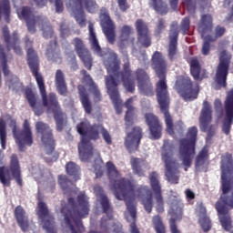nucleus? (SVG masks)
I'll return each instance as SVG.
<instances>
[{"label":"nucleus","mask_w":233,"mask_h":233,"mask_svg":"<svg viewBox=\"0 0 233 233\" xmlns=\"http://www.w3.org/2000/svg\"><path fill=\"white\" fill-rule=\"evenodd\" d=\"M179 38V25L174 21L169 27V44L167 46V58L169 61L174 62L179 56L177 49V39Z\"/></svg>","instance_id":"nucleus-19"},{"label":"nucleus","mask_w":233,"mask_h":233,"mask_svg":"<svg viewBox=\"0 0 233 233\" xmlns=\"http://www.w3.org/2000/svg\"><path fill=\"white\" fill-rule=\"evenodd\" d=\"M60 35L62 39H66V37H70V35H72L70 27L65 23L60 24Z\"/></svg>","instance_id":"nucleus-54"},{"label":"nucleus","mask_w":233,"mask_h":233,"mask_svg":"<svg viewBox=\"0 0 233 233\" xmlns=\"http://www.w3.org/2000/svg\"><path fill=\"white\" fill-rule=\"evenodd\" d=\"M0 143L3 150L6 148V123L0 119Z\"/></svg>","instance_id":"nucleus-49"},{"label":"nucleus","mask_w":233,"mask_h":233,"mask_svg":"<svg viewBox=\"0 0 233 233\" xmlns=\"http://www.w3.org/2000/svg\"><path fill=\"white\" fill-rule=\"evenodd\" d=\"M123 61V70L121 71V60L117 57V54L113 53L107 59L104 60V66L108 74V76H106V87L117 114L121 112L119 88L117 87L119 83L122 81L124 88L129 94L136 92V80L132 76L128 55L124 56Z\"/></svg>","instance_id":"nucleus-1"},{"label":"nucleus","mask_w":233,"mask_h":233,"mask_svg":"<svg viewBox=\"0 0 233 233\" xmlns=\"http://www.w3.org/2000/svg\"><path fill=\"white\" fill-rule=\"evenodd\" d=\"M70 59H71V68L72 70H77L79 68V66L77 65V58L76 57V54H74V51L68 54Z\"/></svg>","instance_id":"nucleus-58"},{"label":"nucleus","mask_w":233,"mask_h":233,"mask_svg":"<svg viewBox=\"0 0 233 233\" xmlns=\"http://www.w3.org/2000/svg\"><path fill=\"white\" fill-rule=\"evenodd\" d=\"M55 85L60 96H68V86H66V80L65 79V73H63V70L61 69H57L55 74Z\"/></svg>","instance_id":"nucleus-32"},{"label":"nucleus","mask_w":233,"mask_h":233,"mask_svg":"<svg viewBox=\"0 0 233 233\" xmlns=\"http://www.w3.org/2000/svg\"><path fill=\"white\" fill-rule=\"evenodd\" d=\"M198 222H199V225L201 226V228L205 232H208V230H210V228H212V224L210 223V218L208 216L199 218Z\"/></svg>","instance_id":"nucleus-53"},{"label":"nucleus","mask_w":233,"mask_h":233,"mask_svg":"<svg viewBox=\"0 0 233 233\" xmlns=\"http://www.w3.org/2000/svg\"><path fill=\"white\" fill-rule=\"evenodd\" d=\"M77 90L80 102L82 103L86 114H92V102H90V96L88 95V91H86V87L83 85H78Z\"/></svg>","instance_id":"nucleus-33"},{"label":"nucleus","mask_w":233,"mask_h":233,"mask_svg":"<svg viewBox=\"0 0 233 233\" xmlns=\"http://www.w3.org/2000/svg\"><path fill=\"white\" fill-rule=\"evenodd\" d=\"M80 74L82 76V83L83 85L87 86L88 90L91 89L92 87L96 86V82H94V79H92V76H90V74H88V72L86 69H82L80 71Z\"/></svg>","instance_id":"nucleus-46"},{"label":"nucleus","mask_w":233,"mask_h":233,"mask_svg":"<svg viewBox=\"0 0 233 233\" xmlns=\"http://www.w3.org/2000/svg\"><path fill=\"white\" fill-rule=\"evenodd\" d=\"M36 134H39L43 145L46 147L47 156H52L56 150V139H54V130L50 126L43 121H38L35 125Z\"/></svg>","instance_id":"nucleus-15"},{"label":"nucleus","mask_w":233,"mask_h":233,"mask_svg":"<svg viewBox=\"0 0 233 233\" xmlns=\"http://www.w3.org/2000/svg\"><path fill=\"white\" fill-rule=\"evenodd\" d=\"M79 3L84 5V7L88 14H96L97 10H99V5H97L96 0H69L67 6L76 8V6H79Z\"/></svg>","instance_id":"nucleus-31"},{"label":"nucleus","mask_w":233,"mask_h":233,"mask_svg":"<svg viewBox=\"0 0 233 233\" xmlns=\"http://www.w3.org/2000/svg\"><path fill=\"white\" fill-rule=\"evenodd\" d=\"M38 204L36 207V216H38L39 219H41L43 225V228L46 230L47 233H57V228H56V221L54 216L50 214V210H48V206L41 198L38 197Z\"/></svg>","instance_id":"nucleus-17"},{"label":"nucleus","mask_w":233,"mask_h":233,"mask_svg":"<svg viewBox=\"0 0 233 233\" xmlns=\"http://www.w3.org/2000/svg\"><path fill=\"white\" fill-rule=\"evenodd\" d=\"M11 172V175H10ZM12 177L17 183L18 187H23V177L21 176V165L17 155L13 154L10 158L9 167H0V183L4 187H10Z\"/></svg>","instance_id":"nucleus-10"},{"label":"nucleus","mask_w":233,"mask_h":233,"mask_svg":"<svg viewBox=\"0 0 233 233\" xmlns=\"http://www.w3.org/2000/svg\"><path fill=\"white\" fill-rule=\"evenodd\" d=\"M140 94L143 96H154V87L152 86V83L150 80L144 82L142 84L137 85Z\"/></svg>","instance_id":"nucleus-44"},{"label":"nucleus","mask_w":233,"mask_h":233,"mask_svg":"<svg viewBox=\"0 0 233 233\" xmlns=\"http://www.w3.org/2000/svg\"><path fill=\"white\" fill-rule=\"evenodd\" d=\"M169 228L171 233H181V231L177 228V224H176V218L170 219Z\"/></svg>","instance_id":"nucleus-62"},{"label":"nucleus","mask_w":233,"mask_h":233,"mask_svg":"<svg viewBox=\"0 0 233 233\" xmlns=\"http://www.w3.org/2000/svg\"><path fill=\"white\" fill-rule=\"evenodd\" d=\"M141 139H143V129L140 127H135L132 132L127 133L124 145L129 154H134L139 148Z\"/></svg>","instance_id":"nucleus-23"},{"label":"nucleus","mask_w":233,"mask_h":233,"mask_svg":"<svg viewBox=\"0 0 233 233\" xmlns=\"http://www.w3.org/2000/svg\"><path fill=\"white\" fill-rule=\"evenodd\" d=\"M210 123H212V106L208 101H204L199 116V125L202 132H208L207 141H210L216 135V127Z\"/></svg>","instance_id":"nucleus-16"},{"label":"nucleus","mask_w":233,"mask_h":233,"mask_svg":"<svg viewBox=\"0 0 233 233\" xmlns=\"http://www.w3.org/2000/svg\"><path fill=\"white\" fill-rule=\"evenodd\" d=\"M136 30L137 34V41L143 48H148L152 46V36L150 35V30L148 25L142 19L136 21Z\"/></svg>","instance_id":"nucleus-24"},{"label":"nucleus","mask_w":233,"mask_h":233,"mask_svg":"<svg viewBox=\"0 0 233 233\" xmlns=\"http://www.w3.org/2000/svg\"><path fill=\"white\" fill-rule=\"evenodd\" d=\"M208 161V149L203 148L196 157L195 167L196 168H199V167H203L204 163Z\"/></svg>","instance_id":"nucleus-45"},{"label":"nucleus","mask_w":233,"mask_h":233,"mask_svg":"<svg viewBox=\"0 0 233 233\" xmlns=\"http://www.w3.org/2000/svg\"><path fill=\"white\" fill-rule=\"evenodd\" d=\"M190 74L195 81H203L208 77V73L205 69H201L199 60L197 58H191L190 63Z\"/></svg>","instance_id":"nucleus-29"},{"label":"nucleus","mask_w":233,"mask_h":233,"mask_svg":"<svg viewBox=\"0 0 233 233\" xmlns=\"http://www.w3.org/2000/svg\"><path fill=\"white\" fill-rule=\"evenodd\" d=\"M154 229L157 233H167V228L163 224V220L159 215L153 217Z\"/></svg>","instance_id":"nucleus-47"},{"label":"nucleus","mask_w":233,"mask_h":233,"mask_svg":"<svg viewBox=\"0 0 233 233\" xmlns=\"http://www.w3.org/2000/svg\"><path fill=\"white\" fill-rule=\"evenodd\" d=\"M146 125H147L149 132L153 139H161V134L163 132V125L159 121V117L152 113L145 114Z\"/></svg>","instance_id":"nucleus-26"},{"label":"nucleus","mask_w":233,"mask_h":233,"mask_svg":"<svg viewBox=\"0 0 233 233\" xmlns=\"http://www.w3.org/2000/svg\"><path fill=\"white\" fill-rule=\"evenodd\" d=\"M35 3L36 6L43 8V6H46V2L48 0H33ZM50 3L55 2L56 12V14H61L65 10V6L63 5V0H49Z\"/></svg>","instance_id":"nucleus-42"},{"label":"nucleus","mask_w":233,"mask_h":233,"mask_svg":"<svg viewBox=\"0 0 233 233\" xmlns=\"http://www.w3.org/2000/svg\"><path fill=\"white\" fill-rule=\"evenodd\" d=\"M185 194H186L187 201L190 202V201H192V199H196V194L193 193V191L191 189L187 188L185 190Z\"/></svg>","instance_id":"nucleus-63"},{"label":"nucleus","mask_w":233,"mask_h":233,"mask_svg":"<svg viewBox=\"0 0 233 233\" xmlns=\"http://www.w3.org/2000/svg\"><path fill=\"white\" fill-rule=\"evenodd\" d=\"M25 99H27V103L29 104V106L32 108L33 112L36 116H43V113L45 110L43 109V106H41V103L37 102L39 100V96L34 91H32V88L27 87L25 90Z\"/></svg>","instance_id":"nucleus-28"},{"label":"nucleus","mask_w":233,"mask_h":233,"mask_svg":"<svg viewBox=\"0 0 233 233\" xmlns=\"http://www.w3.org/2000/svg\"><path fill=\"white\" fill-rule=\"evenodd\" d=\"M57 180L60 188L64 192H66V190L70 188V185H72V180H70L66 175H59Z\"/></svg>","instance_id":"nucleus-48"},{"label":"nucleus","mask_w":233,"mask_h":233,"mask_svg":"<svg viewBox=\"0 0 233 233\" xmlns=\"http://www.w3.org/2000/svg\"><path fill=\"white\" fill-rule=\"evenodd\" d=\"M150 187L155 194V199L157 201V211L161 213L165 210L163 202V195L161 194V183H159V174L153 171L148 176Z\"/></svg>","instance_id":"nucleus-22"},{"label":"nucleus","mask_w":233,"mask_h":233,"mask_svg":"<svg viewBox=\"0 0 233 233\" xmlns=\"http://www.w3.org/2000/svg\"><path fill=\"white\" fill-rule=\"evenodd\" d=\"M59 45L57 44V38H55L54 41H50L49 45L46 51V56L48 61H56V56L58 59H61V51L57 49Z\"/></svg>","instance_id":"nucleus-35"},{"label":"nucleus","mask_w":233,"mask_h":233,"mask_svg":"<svg viewBox=\"0 0 233 233\" xmlns=\"http://www.w3.org/2000/svg\"><path fill=\"white\" fill-rule=\"evenodd\" d=\"M225 116L222 121V132L226 136L230 134L233 125V89H231L227 96L224 103Z\"/></svg>","instance_id":"nucleus-21"},{"label":"nucleus","mask_w":233,"mask_h":233,"mask_svg":"<svg viewBox=\"0 0 233 233\" xmlns=\"http://www.w3.org/2000/svg\"><path fill=\"white\" fill-rule=\"evenodd\" d=\"M94 192L96 198L100 199V205L104 214L107 216L108 219H112L114 218V209H112L110 200H108V197L105 194V190H103L101 186H95Z\"/></svg>","instance_id":"nucleus-27"},{"label":"nucleus","mask_w":233,"mask_h":233,"mask_svg":"<svg viewBox=\"0 0 233 233\" xmlns=\"http://www.w3.org/2000/svg\"><path fill=\"white\" fill-rule=\"evenodd\" d=\"M230 61H232V56L228 55L227 51H222L219 56V63L216 70L215 90L227 88V77H228V70H230Z\"/></svg>","instance_id":"nucleus-14"},{"label":"nucleus","mask_w":233,"mask_h":233,"mask_svg":"<svg viewBox=\"0 0 233 233\" xmlns=\"http://www.w3.org/2000/svg\"><path fill=\"white\" fill-rule=\"evenodd\" d=\"M25 46L26 50L27 65L32 72V75L35 78L38 85L40 94L42 96L43 106H46L47 114L52 112L54 119L56 125V131L63 132L65 127V119H66V114L63 112L59 101H57V96L54 93L46 95V87L45 86V78L43 75L39 73V56L35 50H34V41L30 40V36L26 35L24 39Z\"/></svg>","instance_id":"nucleus-2"},{"label":"nucleus","mask_w":233,"mask_h":233,"mask_svg":"<svg viewBox=\"0 0 233 233\" xmlns=\"http://www.w3.org/2000/svg\"><path fill=\"white\" fill-rule=\"evenodd\" d=\"M184 6H187L188 12L196 10V1L194 0H182Z\"/></svg>","instance_id":"nucleus-56"},{"label":"nucleus","mask_w":233,"mask_h":233,"mask_svg":"<svg viewBox=\"0 0 233 233\" xmlns=\"http://www.w3.org/2000/svg\"><path fill=\"white\" fill-rule=\"evenodd\" d=\"M225 34V27H221L220 25H218L215 29V35H212V39H215L217 41L218 38L222 37V35Z\"/></svg>","instance_id":"nucleus-60"},{"label":"nucleus","mask_w":233,"mask_h":233,"mask_svg":"<svg viewBox=\"0 0 233 233\" xmlns=\"http://www.w3.org/2000/svg\"><path fill=\"white\" fill-rule=\"evenodd\" d=\"M221 181H222V192L220 199L216 203V209L218 213V218L222 228L226 232H230L232 230V218H230V213H228V208H233V191L230 196H226L230 192V180H228V174L233 170V158L230 153H227L221 160Z\"/></svg>","instance_id":"nucleus-4"},{"label":"nucleus","mask_w":233,"mask_h":233,"mask_svg":"<svg viewBox=\"0 0 233 233\" xmlns=\"http://www.w3.org/2000/svg\"><path fill=\"white\" fill-rule=\"evenodd\" d=\"M213 28L214 18H212V15H202L198 22V31L201 37L204 38V43L201 49L203 56H208V54H210V43H214V41H216V38H212V35H208L210 32H212Z\"/></svg>","instance_id":"nucleus-13"},{"label":"nucleus","mask_w":233,"mask_h":233,"mask_svg":"<svg viewBox=\"0 0 233 233\" xmlns=\"http://www.w3.org/2000/svg\"><path fill=\"white\" fill-rule=\"evenodd\" d=\"M100 25L108 44L114 45L116 43V25H114V22H112L110 15L106 12L100 14Z\"/></svg>","instance_id":"nucleus-25"},{"label":"nucleus","mask_w":233,"mask_h":233,"mask_svg":"<svg viewBox=\"0 0 233 233\" xmlns=\"http://www.w3.org/2000/svg\"><path fill=\"white\" fill-rule=\"evenodd\" d=\"M151 66L155 70L159 81L156 84L157 100L160 106V111L164 114L166 130L170 136H174V118L168 109L170 108V95L168 94V86L167 85V68L168 64L163 56V53L155 51L151 58Z\"/></svg>","instance_id":"nucleus-3"},{"label":"nucleus","mask_w":233,"mask_h":233,"mask_svg":"<svg viewBox=\"0 0 233 233\" xmlns=\"http://www.w3.org/2000/svg\"><path fill=\"white\" fill-rule=\"evenodd\" d=\"M88 28L91 48L95 54H97V56H101V46H99V41L97 40V36L96 35V32L94 31V25L90 24Z\"/></svg>","instance_id":"nucleus-38"},{"label":"nucleus","mask_w":233,"mask_h":233,"mask_svg":"<svg viewBox=\"0 0 233 233\" xmlns=\"http://www.w3.org/2000/svg\"><path fill=\"white\" fill-rule=\"evenodd\" d=\"M151 6L160 15L168 14V5L163 0H151Z\"/></svg>","instance_id":"nucleus-39"},{"label":"nucleus","mask_w":233,"mask_h":233,"mask_svg":"<svg viewBox=\"0 0 233 233\" xmlns=\"http://www.w3.org/2000/svg\"><path fill=\"white\" fill-rule=\"evenodd\" d=\"M76 130L82 136L78 145V153L81 161H88L94 156V146L90 141H97L99 134L106 145H112V136L103 124L90 125L88 122H80L76 125Z\"/></svg>","instance_id":"nucleus-6"},{"label":"nucleus","mask_w":233,"mask_h":233,"mask_svg":"<svg viewBox=\"0 0 233 233\" xmlns=\"http://www.w3.org/2000/svg\"><path fill=\"white\" fill-rule=\"evenodd\" d=\"M72 45L75 46V52L84 63L85 67L88 70H92L94 59L92 58V53L86 48L85 42H83L81 38L76 37L73 39Z\"/></svg>","instance_id":"nucleus-20"},{"label":"nucleus","mask_w":233,"mask_h":233,"mask_svg":"<svg viewBox=\"0 0 233 233\" xmlns=\"http://www.w3.org/2000/svg\"><path fill=\"white\" fill-rule=\"evenodd\" d=\"M0 61L2 65V70L4 76H9L10 69H8V59L6 58V53H5V47L0 42Z\"/></svg>","instance_id":"nucleus-43"},{"label":"nucleus","mask_w":233,"mask_h":233,"mask_svg":"<svg viewBox=\"0 0 233 233\" xmlns=\"http://www.w3.org/2000/svg\"><path fill=\"white\" fill-rule=\"evenodd\" d=\"M15 218L21 230H23V232L28 231L30 227V224L28 223V216L22 206H17L15 208Z\"/></svg>","instance_id":"nucleus-30"},{"label":"nucleus","mask_w":233,"mask_h":233,"mask_svg":"<svg viewBox=\"0 0 233 233\" xmlns=\"http://www.w3.org/2000/svg\"><path fill=\"white\" fill-rule=\"evenodd\" d=\"M66 172L72 177L73 181L81 179V167L76 162L69 161L66 164Z\"/></svg>","instance_id":"nucleus-37"},{"label":"nucleus","mask_w":233,"mask_h":233,"mask_svg":"<svg viewBox=\"0 0 233 233\" xmlns=\"http://www.w3.org/2000/svg\"><path fill=\"white\" fill-rule=\"evenodd\" d=\"M10 0H0V21L5 17L6 23H10Z\"/></svg>","instance_id":"nucleus-41"},{"label":"nucleus","mask_w":233,"mask_h":233,"mask_svg":"<svg viewBox=\"0 0 233 233\" xmlns=\"http://www.w3.org/2000/svg\"><path fill=\"white\" fill-rule=\"evenodd\" d=\"M135 76L137 81V85L150 81V76H148V74L146 73L145 69L137 68L135 72Z\"/></svg>","instance_id":"nucleus-50"},{"label":"nucleus","mask_w":233,"mask_h":233,"mask_svg":"<svg viewBox=\"0 0 233 233\" xmlns=\"http://www.w3.org/2000/svg\"><path fill=\"white\" fill-rule=\"evenodd\" d=\"M125 106L126 108H127L125 116V121H126V126L128 128V127H132V125H134V116L136 114V107H134L133 96L129 97L125 102Z\"/></svg>","instance_id":"nucleus-34"},{"label":"nucleus","mask_w":233,"mask_h":233,"mask_svg":"<svg viewBox=\"0 0 233 233\" xmlns=\"http://www.w3.org/2000/svg\"><path fill=\"white\" fill-rule=\"evenodd\" d=\"M10 127H13V135L20 152H25L26 147H32L34 145V134L32 133V127H30L28 119L24 121L22 130L17 128L15 120L11 121Z\"/></svg>","instance_id":"nucleus-12"},{"label":"nucleus","mask_w":233,"mask_h":233,"mask_svg":"<svg viewBox=\"0 0 233 233\" xmlns=\"http://www.w3.org/2000/svg\"><path fill=\"white\" fill-rule=\"evenodd\" d=\"M165 25L166 21L163 18H160L157 25L156 34H161L165 30V28H167V25Z\"/></svg>","instance_id":"nucleus-59"},{"label":"nucleus","mask_w":233,"mask_h":233,"mask_svg":"<svg viewBox=\"0 0 233 233\" xmlns=\"http://www.w3.org/2000/svg\"><path fill=\"white\" fill-rule=\"evenodd\" d=\"M2 34L5 43L6 50L8 52L13 50L16 56H23V47H21V38L19 37V33L17 31H14L10 35V29H8V25H4L2 28Z\"/></svg>","instance_id":"nucleus-18"},{"label":"nucleus","mask_w":233,"mask_h":233,"mask_svg":"<svg viewBox=\"0 0 233 233\" xmlns=\"http://www.w3.org/2000/svg\"><path fill=\"white\" fill-rule=\"evenodd\" d=\"M196 210H197L198 218L207 217V208H205L203 203L198 204Z\"/></svg>","instance_id":"nucleus-57"},{"label":"nucleus","mask_w":233,"mask_h":233,"mask_svg":"<svg viewBox=\"0 0 233 233\" xmlns=\"http://www.w3.org/2000/svg\"><path fill=\"white\" fill-rule=\"evenodd\" d=\"M145 163L140 158H133L131 160V167L133 170V174L138 176V177H144L145 170H143V166Z\"/></svg>","instance_id":"nucleus-40"},{"label":"nucleus","mask_w":233,"mask_h":233,"mask_svg":"<svg viewBox=\"0 0 233 233\" xmlns=\"http://www.w3.org/2000/svg\"><path fill=\"white\" fill-rule=\"evenodd\" d=\"M176 146L169 140H165L162 149V161L165 163V176L167 180L173 185L179 183V163L174 157Z\"/></svg>","instance_id":"nucleus-9"},{"label":"nucleus","mask_w":233,"mask_h":233,"mask_svg":"<svg viewBox=\"0 0 233 233\" xmlns=\"http://www.w3.org/2000/svg\"><path fill=\"white\" fill-rule=\"evenodd\" d=\"M132 27L130 25H123L120 30L121 41H128L130 34H132Z\"/></svg>","instance_id":"nucleus-52"},{"label":"nucleus","mask_w":233,"mask_h":233,"mask_svg":"<svg viewBox=\"0 0 233 233\" xmlns=\"http://www.w3.org/2000/svg\"><path fill=\"white\" fill-rule=\"evenodd\" d=\"M175 90L184 101H194L199 96V86L195 85L190 76H179L175 82Z\"/></svg>","instance_id":"nucleus-11"},{"label":"nucleus","mask_w":233,"mask_h":233,"mask_svg":"<svg viewBox=\"0 0 233 233\" xmlns=\"http://www.w3.org/2000/svg\"><path fill=\"white\" fill-rule=\"evenodd\" d=\"M85 5H81V2L78 3V5L72 7L71 10L75 15V19L79 26H86V16L85 15Z\"/></svg>","instance_id":"nucleus-36"},{"label":"nucleus","mask_w":233,"mask_h":233,"mask_svg":"<svg viewBox=\"0 0 233 233\" xmlns=\"http://www.w3.org/2000/svg\"><path fill=\"white\" fill-rule=\"evenodd\" d=\"M88 91L91 94H93V99H94L95 103H99V101H101V99H102L101 91H99V87L97 86V85L93 86V87L88 89Z\"/></svg>","instance_id":"nucleus-55"},{"label":"nucleus","mask_w":233,"mask_h":233,"mask_svg":"<svg viewBox=\"0 0 233 233\" xmlns=\"http://www.w3.org/2000/svg\"><path fill=\"white\" fill-rule=\"evenodd\" d=\"M76 130L82 136L78 145V153L81 161H88L94 156V146L90 141H97L99 134L106 145H112V136L103 124L90 125L88 122H80L76 125Z\"/></svg>","instance_id":"nucleus-5"},{"label":"nucleus","mask_w":233,"mask_h":233,"mask_svg":"<svg viewBox=\"0 0 233 233\" xmlns=\"http://www.w3.org/2000/svg\"><path fill=\"white\" fill-rule=\"evenodd\" d=\"M118 3V7L121 10V12H127L128 8H130V5H128V2L127 0H116Z\"/></svg>","instance_id":"nucleus-61"},{"label":"nucleus","mask_w":233,"mask_h":233,"mask_svg":"<svg viewBox=\"0 0 233 233\" xmlns=\"http://www.w3.org/2000/svg\"><path fill=\"white\" fill-rule=\"evenodd\" d=\"M95 174L96 178L103 177V167H101V166H96L95 167Z\"/></svg>","instance_id":"nucleus-64"},{"label":"nucleus","mask_w":233,"mask_h":233,"mask_svg":"<svg viewBox=\"0 0 233 233\" xmlns=\"http://www.w3.org/2000/svg\"><path fill=\"white\" fill-rule=\"evenodd\" d=\"M18 19L25 21L30 34H35V25L41 26L43 36L45 39H50L54 35V28L50 25L47 17L35 16L34 9L30 6H22L20 10H17Z\"/></svg>","instance_id":"nucleus-7"},{"label":"nucleus","mask_w":233,"mask_h":233,"mask_svg":"<svg viewBox=\"0 0 233 233\" xmlns=\"http://www.w3.org/2000/svg\"><path fill=\"white\" fill-rule=\"evenodd\" d=\"M178 32H181L182 35H187L190 32V17L186 16L182 19Z\"/></svg>","instance_id":"nucleus-51"},{"label":"nucleus","mask_w":233,"mask_h":233,"mask_svg":"<svg viewBox=\"0 0 233 233\" xmlns=\"http://www.w3.org/2000/svg\"><path fill=\"white\" fill-rule=\"evenodd\" d=\"M198 141V127H191L188 128L186 138L179 140L178 154L182 159V165L185 167V172L192 167V159L196 156V143Z\"/></svg>","instance_id":"nucleus-8"}]
</instances>
